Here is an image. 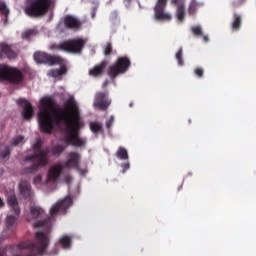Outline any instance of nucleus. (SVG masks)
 I'll list each match as a JSON object with an SVG mask.
<instances>
[{
  "label": "nucleus",
  "instance_id": "41",
  "mask_svg": "<svg viewBox=\"0 0 256 256\" xmlns=\"http://www.w3.org/2000/svg\"><path fill=\"white\" fill-rule=\"evenodd\" d=\"M20 249H27L29 247H31V243H25V244H21L19 245Z\"/></svg>",
  "mask_w": 256,
  "mask_h": 256
},
{
  "label": "nucleus",
  "instance_id": "37",
  "mask_svg": "<svg viewBox=\"0 0 256 256\" xmlns=\"http://www.w3.org/2000/svg\"><path fill=\"white\" fill-rule=\"evenodd\" d=\"M33 149L37 151V149L41 148V139H36L35 142L32 145Z\"/></svg>",
  "mask_w": 256,
  "mask_h": 256
},
{
  "label": "nucleus",
  "instance_id": "22",
  "mask_svg": "<svg viewBox=\"0 0 256 256\" xmlns=\"http://www.w3.org/2000/svg\"><path fill=\"white\" fill-rule=\"evenodd\" d=\"M59 244L63 249H70L71 248V236L63 235L59 239Z\"/></svg>",
  "mask_w": 256,
  "mask_h": 256
},
{
  "label": "nucleus",
  "instance_id": "40",
  "mask_svg": "<svg viewBox=\"0 0 256 256\" xmlns=\"http://www.w3.org/2000/svg\"><path fill=\"white\" fill-rule=\"evenodd\" d=\"M113 121H114L113 116H110L106 121V127H111V125H113Z\"/></svg>",
  "mask_w": 256,
  "mask_h": 256
},
{
  "label": "nucleus",
  "instance_id": "20",
  "mask_svg": "<svg viewBox=\"0 0 256 256\" xmlns=\"http://www.w3.org/2000/svg\"><path fill=\"white\" fill-rule=\"evenodd\" d=\"M241 23H243V17L238 13H234L231 24L232 31H239L241 29Z\"/></svg>",
  "mask_w": 256,
  "mask_h": 256
},
{
  "label": "nucleus",
  "instance_id": "27",
  "mask_svg": "<svg viewBox=\"0 0 256 256\" xmlns=\"http://www.w3.org/2000/svg\"><path fill=\"white\" fill-rule=\"evenodd\" d=\"M90 129L92 133H99L103 129V126L99 122H91Z\"/></svg>",
  "mask_w": 256,
  "mask_h": 256
},
{
  "label": "nucleus",
  "instance_id": "33",
  "mask_svg": "<svg viewBox=\"0 0 256 256\" xmlns=\"http://www.w3.org/2000/svg\"><path fill=\"white\" fill-rule=\"evenodd\" d=\"M34 184L35 185H47V184H45V180H43V177H41V175H38L34 178Z\"/></svg>",
  "mask_w": 256,
  "mask_h": 256
},
{
  "label": "nucleus",
  "instance_id": "44",
  "mask_svg": "<svg viewBox=\"0 0 256 256\" xmlns=\"http://www.w3.org/2000/svg\"><path fill=\"white\" fill-rule=\"evenodd\" d=\"M204 43H209V36H203Z\"/></svg>",
  "mask_w": 256,
  "mask_h": 256
},
{
  "label": "nucleus",
  "instance_id": "2",
  "mask_svg": "<svg viewBox=\"0 0 256 256\" xmlns=\"http://www.w3.org/2000/svg\"><path fill=\"white\" fill-rule=\"evenodd\" d=\"M34 61L36 63H49L50 65H60L59 68L54 70H50L48 72V77H52L59 81L65 73H67V66L65 65V61L57 56H50L45 52H36L34 53Z\"/></svg>",
  "mask_w": 256,
  "mask_h": 256
},
{
  "label": "nucleus",
  "instance_id": "14",
  "mask_svg": "<svg viewBox=\"0 0 256 256\" xmlns=\"http://www.w3.org/2000/svg\"><path fill=\"white\" fill-rule=\"evenodd\" d=\"M17 53L7 43H0V59H15Z\"/></svg>",
  "mask_w": 256,
  "mask_h": 256
},
{
  "label": "nucleus",
  "instance_id": "45",
  "mask_svg": "<svg viewBox=\"0 0 256 256\" xmlns=\"http://www.w3.org/2000/svg\"><path fill=\"white\" fill-rule=\"evenodd\" d=\"M5 206V202L3 201V198H0V207H4Z\"/></svg>",
  "mask_w": 256,
  "mask_h": 256
},
{
  "label": "nucleus",
  "instance_id": "21",
  "mask_svg": "<svg viewBox=\"0 0 256 256\" xmlns=\"http://www.w3.org/2000/svg\"><path fill=\"white\" fill-rule=\"evenodd\" d=\"M19 192L23 195V197L31 196V186L27 181H21L19 183Z\"/></svg>",
  "mask_w": 256,
  "mask_h": 256
},
{
  "label": "nucleus",
  "instance_id": "49",
  "mask_svg": "<svg viewBox=\"0 0 256 256\" xmlns=\"http://www.w3.org/2000/svg\"><path fill=\"white\" fill-rule=\"evenodd\" d=\"M66 182H67V183H70V181H69V180H66Z\"/></svg>",
  "mask_w": 256,
  "mask_h": 256
},
{
  "label": "nucleus",
  "instance_id": "11",
  "mask_svg": "<svg viewBox=\"0 0 256 256\" xmlns=\"http://www.w3.org/2000/svg\"><path fill=\"white\" fill-rule=\"evenodd\" d=\"M71 205H73V198L66 197L51 207L50 215H55L56 213H59V211H65L66 209H69Z\"/></svg>",
  "mask_w": 256,
  "mask_h": 256
},
{
  "label": "nucleus",
  "instance_id": "13",
  "mask_svg": "<svg viewBox=\"0 0 256 256\" xmlns=\"http://www.w3.org/2000/svg\"><path fill=\"white\" fill-rule=\"evenodd\" d=\"M81 163V155L75 152H70L64 163V167L68 169H77Z\"/></svg>",
  "mask_w": 256,
  "mask_h": 256
},
{
  "label": "nucleus",
  "instance_id": "19",
  "mask_svg": "<svg viewBox=\"0 0 256 256\" xmlns=\"http://www.w3.org/2000/svg\"><path fill=\"white\" fill-rule=\"evenodd\" d=\"M105 67H107V62H102L101 64L96 65L94 68L90 69L89 75L91 77H99V75L103 74Z\"/></svg>",
  "mask_w": 256,
  "mask_h": 256
},
{
  "label": "nucleus",
  "instance_id": "43",
  "mask_svg": "<svg viewBox=\"0 0 256 256\" xmlns=\"http://www.w3.org/2000/svg\"><path fill=\"white\" fill-rule=\"evenodd\" d=\"M165 5H167V0H161V9H164Z\"/></svg>",
  "mask_w": 256,
  "mask_h": 256
},
{
  "label": "nucleus",
  "instance_id": "10",
  "mask_svg": "<svg viewBox=\"0 0 256 256\" xmlns=\"http://www.w3.org/2000/svg\"><path fill=\"white\" fill-rule=\"evenodd\" d=\"M27 159L28 161H31V159H35V161L38 163L37 166H33L32 168H29L27 170V173H35V171H37L39 167H45V165H47V151L40 150L38 154Z\"/></svg>",
  "mask_w": 256,
  "mask_h": 256
},
{
  "label": "nucleus",
  "instance_id": "15",
  "mask_svg": "<svg viewBox=\"0 0 256 256\" xmlns=\"http://www.w3.org/2000/svg\"><path fill=\"white\" fill-rule=\"evenodd\" d=\"M36 238L38 241V253H43L45 249H47V246L49 245V234H45L43 232H37Z\"/></svg>",
  "mask_w": 256,
  "mask_h": 256
},
{
  "label": "nucleus",
  "instance_id": "26",
  "mask_svg": "<svg viewBox=\"0 0 256 256\" xmlns=\"http://www.w3.org/2000/svg\"><path fill=\"white\" fill-rule=\"evenodd\" d=\"M199 6H200V4L197 3V1L192 0V2L189 5V9H188L189 14L195 15V13L197 12V9H199Z\"/></svg>",
  "mask_w": 256,
  "mask_h": 256
},
{
  "label": "nucleus",
  "instance_id": "36",
  "mask_svg": "<svg viewBox=\"0 0 256 256\" xmlns=\"http://www.w3.org/2000/svg\"><path fill=\"white\" fill-rule=\"evenodd\" d=\"M121 168H122V173H125V171H129L130 169L129 160H126L123 164H121Z\"/></svg>",
  "mask_w": 256,
  "mask_h": 256
},
{
  "label": "nucleus",
  "instance_id": "32",
  "mask_svg": "<svg viewBox=\"0 0 256 256\" xmlns=\"http://www.w3.org/2000/svg\"><path fill=\"white\" fill-rule=\"evenodd\" d=\"M0 11L4 13V15H9V8H7V4L0 2Z\"/></svg>",
  "mask_w": 256,
  "mask_h": 256
},
{
  "label": "nucleus",
  "instance_id": "28",
  "mask_svg": "<svg viewBox=\"0 0 256 256\" xmlns=\"http://www.w3.org/2000/svg\"><path fill=\"white\" fill-rule=\"evenodd\" d=\"M35 35H37V31L35 29H29V30L22 32L23 39H30V37H33Z\"/></svg>",
  "mask_w": 256,
  "mask_h": 256
},
{
  "label": "nucleus",
  "instance_id": "39",
  "mask_svg": "<svg viewBox=\"0 0 256 256\" xmlns=\"http://www.w3.org/2000/svg\"><path fill=\"white\" fill-rule=\"evenodd\" d=\"M111 53V44H107L104 48V55H109Z\"/></svg>",
  "mask_w": 256,
  "mask_h": 256
},
{
  "label": "nucleus",
  "instance_id": "7",
  "mask_svg": "<svg viewBox=\"0 0 256 256\" xmlns=\"http://www.w3.org/2000/svg\"><path fill=\"white\" fill-rule=\"evenodd\" d=\"M131 62L127 57H120L117 62L109 67L108 75L113 79L119 75H123V73L127 72L129 69Z\"/></svg>",
  "mask_w": 256,
  "mask_h": 256
},
{
  "label": "nucleus",
  "instance_id": "1",
  "mask_svg": "<svg viewBox=\"0 0 256 256\" xmlns=\"http://www.w3.org/2000/svg\"><path fill=\"white\" fill-rule=\"evenodd\" d=\"M38 124L43 133H51L57 127L64 125L67 133L66 143L83 147L85 141L79 138V129L83 127L81 108L70 96L63 109H55V100L51 96H43L39 100Z\"/></svg>",
  "mask_w": 256,
  "mask_h": 256
},
{
  "label": "nucleus",
  "instance_id": "48",
  "mask_svg": "<svg viewBox=\"0 0 256 256\" xmlns=\"http://www.w3.org/2000/svg\"><path fill=\"white\" fill-rule=\"evenodd\" d=\"M182 187H183L182 185L179 187V191L182 189Z\"/></svg>",
  "mask_w": 256,
  "mask_h": 256
},
{
  "label": "nucleus",
  "instance_id": "51",
  "mask_svg": "<svg viewBox=\"0 0 256 256\" xmlns=\"http://www.w3.org/2000/svg\"><path fill=\"white\" fill-rule=\"evenodd\" d=\"M0 256H3V255H1V253H0Z\"/></svg>",
  "mask_w": 256,
  "mask_h": 256
},
{
  "label": "nucleus",
  "instance_id": "46",
  "mask_svg": "<svg viewBox=\"0 0 256 256\" xmlns=\"http://www.w3.org/2000/svg\"><path fill=\"white\" fill-rule=\"evenodd\" d=\"M79 173H80V175H86L87 174V170H80Z\"/></svg>",
  "mask_w": 256,
  "mask_h": 256
},
{
  "label": "nucleus",
  "instance_id": "23",
  "mask_svg": "<svg viewBox=\"0 0 256 256\" xmlns=\"http://www.w3.org/2000/svg\"><path fill=\"white\" fill-rule=\"evenodd\" d=\"M116 157L121 161H129V154L127 153V149L120 147L116 152Z\"/></svg>",
  "mask_w": 256,
  "mask_h": 256
},
{
  "label": "nucleus",
  "instance_id": "9",
  "mask_svg": "<svg viewBox=\"0 0 256 256\" xmlns=\"http://www.w3.org/2000/svg\"><path fill=\"white\" fill-rule=\"evenodd\" d=\"M61 171H63V164H56L52 166L46 175L44 180V184L46 185H55L59 181L61 177Z\"/></svg>",
  "mask_w": 256,
  "mask_h": 256
},
{
  "label": "nucleus",
  "instance_id": "34",
  "mask_svg": "<svg viewBox=\"0 0 256 256\" xmlns=\"http://www.w3.org/2000/svg\"><path fill=\"white\" fill-rule=\"evenodd\" d=\"M194 73L197 77L201 78L203 77L205 70H203V68L201 67H198V68H195Z\"/></svg>",
  "mask_w": 256,
  "mask_h": 256
},
{
  "label": "nucleus",
  "instance_id": "31",
  "mask_svg": "<svg viewBox=\"0 0 256 256\" xmlns=\"http://www.w3.org/2000/svg\"><path fill=\"white\" fill-rule=\"evenodd\" d=\"M176 60L178 62V65H183V48H179V50L177 51Z\"/></svg>",
  "mask_w": 256,
  "mask_h": 256
},
{
  "label": "nucleus",
  "instance_id": "8",
  "mask_svg": "<svg viewBox=\"0 0 256 256\" xmlns=\"http://www.w3.org/2000/svg\"><path fill=\"white\" fill-rule=\"evenodd\" d=\"M44 217L45 211L42 210L41 207L32 206L30 207V213L27 216V221H29L33 227H43V225H45Z\"/></svg>",
  "mask_w": 256,
  "mask_h": 256
},
{
  "label": "nucleus",
  "instance_id": "6",
  "mask_svg": "<svg viewBox=\"0 0 256 256\" xmlns=\"http://www.w3.org/2000/svg\"><path fill=\"white\" fill-rule=\"evenodd\" d=\"M7 203L11 211L14 212V215L8 214L5 220L6 227L9 229L10 227H13V225H15V221H17V216L19 215V213H21L19 203L17 202V198L15 197V192H10V194L7 195Z\"/></svg>",
  "mask_w": 256,
  "mask_h": 256
},
{
  "label": "nucleus",
  "instance_id": "42",
  "mask_svg": "<svg viewBox=\"0 0 256 256\" xmlns=\"http://www.w3.org/2000/svg\"><path fill=\"white\" fill-rule=\"evenodd\" d=\"M63 27H65V24L63 23L58 24L57 31H63Z\"/></svg>",
  "mask_w": 256,
  "mask_h": 256
},
{
  "label": "nucleus",
  "instance_id": "17",
  "mask_svg": "<svg viewBox=\"0 0 256 256\" xmlns=\"http://www.w3.org/2000/svg\"><path fill=\"white\" fill-rule=\"evenodd\" d=\"M20 104L22 106V116L24 119H31L33 117V106L31 103L25 99L20 100Z\"/></svg>",
  "mask_w": 256,
  "mask_h": 256
},
{
  "label": "nucleus",
  "instance_id": "4",
  "mask_svg": "<svg viewBox=\"0 0 256 256\" xmlns=\"http://www.w3.org/2000/svg\"><path fill=\"white\" fill-rule=\"evenodd\" d=\"M85 45V40L75 39L62 42L60 44H52L49 46L50 51H66V53H81Z\"/></svg>",
  "mask_w": 256,
  "mask_h": 256
},
{
  "label": "nucleus",
  "instance_id": "50",
  "mask_svg": "<svg viewBox=\"0 0 256 256\" xmlns=\"http://www.w3.org/2000/svg\"><path fill=\"white\" fill-rule=\"evenodd\" d=\"M189 123H191V120H189Z\"/></svg>",
  "mask_w": 256,
  "mask_h": 256
},
{
  "label": "nucleus",
  "instance_id": "18",
  "mask_svg": "<svg viewBox=\"0 0 256 256\" xmlns=\"http://www.w3.org/2000/svg\"><path fill=\"white\" fill-rule=\"evenodd\" d=\"M64 25L69 29H79V27H81V22L73 16H66L64 18Z\"/></svg>",
  "mask_w": 256,
  "mask_h": 256
},
{
  "label": "nucleus",
  "instance_id": "47",
  "mask_svg": "<svg viewBox=\"0 0 256 256\" xmlns=\"http://www.w3.org/2000/svg\"><path fill=\"white\" fill-rule=\"evenodd\" d=\"M103 87H107V82H104V83H103Z\"/></svg>",
  "mask_w": 256,
  "mask_h": 256
},
{
  "label": "nucleus",
  "instance_id": "5",
  "mask_svg": "<svg viewBox=\"0 0 256 256\" xmlns=\"http://www.w3.org/2000/svg\"><path fill=\"white\" fill-rule=\"evenodd\" d=\"M0 81H10V83H21L23 74L17 68L7 64H0Z\"/></svg>",
  "mask_w": 256,
  "mask_h": 256
},
{
  "label": "nucleus",
  "instance_id": "12",
  "mask_svg": "<svg viewBox=\"0 0 256 256\" xmlns=\"http://www.w3.org/2000/svg\"><path fill=\"white\" fill-rule=\"evenodd\" d=\"M111 105V100L105 93H97L94 99V107L96 109L105 110Z\"/></svg>",
  "mask_w": 256,
  "mask_h": 256
},
{
  "label": "nucleus",
  "instance_id": "25",
  "mask_svg": "<svg viewBox=\"0 0 256 256\" xmlns=\"http://www.w3.org/2000/svg\"><path fill=\"white\" fill-rule=\"evenodd\" d=\"M25 144V137L23 136H17L14 139H12L11 147H21V145Z\"/></svg>",
  "mask_w": 256,
  "mask_h": 256
},
{
  "label": "nucleus",
  "instance_id": "30",
  "mask_svg": "<svg viewBox=\"0 0 256 256\" xmlns=\"http://www.w3.org/2000/svg\"><path fill=\"white\" fill-rule=\"evenodd\" d=\"M171 14L165 12L164 8H161V21H171Z\"/></svg>",
  "mask_w": 256,
  "mask_h": 256
},
{
  "label": "nucleus",
  "instance_id": "24",
  "mask_svg": "<svg viewBox=\"0 0 256 256\" xmlns=\"http://www.w3.org/2000/svg\"><path fill=\"white\" fill-rule=\"evenodd\" d=\"M154 21H161V0H158L156 6L154 7Z\"/></svg>",
  "mask_w": 256,
  "mask_h": 256
},
{
  "label": "nucleus",
  "instance_id": "16",
  "mask_svg": "<svg viewBox=\"0 0 256 256\" xmlns=\"http://www.w3.org/2000/svg\"><path fill=\"white\" fill-rule=\"evenodd\" d=\"M172 5L177 6V19L181 23L185 21V1L183 0H172Z\"/></svg>",
  "mask_w": 256,
  "mask_h": 256
},
{
  "label": "nucleus",
  "instance_id": "35",
  "mask_svg": "<svg viewBox=\"0 0 256 256\" xmlns=\"http://www.w3.org/2000/svg\"><path fill=\"white\" fill-rule=\"evenodd\" d=\"M64 149H65V146L58 145L55 147L53 153L54 155H59L60 153H63Z\"/></svg>",
  "mask_w": 256,
  "mask_h": 256
},
{
  "label": "nucleus",
  "instance_id": "38",
  "mask_svg": "<svg viewBox=\"0 0 256 256\" xmlns=\"http://www.w3.org/2000/svg\"><path fill=\"white\" fill-rule=\"evenodd\" d=\"M7 157H9V148H5V150L1 152L2 159H7Z\"/></svg>",
  "mask_w": 256,
  "mask_h": 256
},
{
  "label": "nucleus",
  "instance_id": "29",
  "mask_svg": "<svg viewBox=\"0 0 256 256\" xmlns=\"http://www.w3.org/2000/svg\"><path fill=\"white\" fill-rule=\"evenodd\" d=\"M191 31L195 37H203V28L201 26H192Z\"/></svg>",
  "mask_w": 256,
  "mask_h": 256
},
{
  "label": "nucleus",
  "instance_id": "3",
  "mask_svg": "<svg viewBox=\"0 0 256 256\" xmlns=\"http://www.w3.org/2000/svg\"><path fill=\"white\" fill-rule=\"evenodd\" d=\"M51 7H55V0H34L31 6L25 8V13L30 17H39L45 15Z\"/></svg>",
  "mask_w": 256,
  "mask_h": 256
}]
</instances>
